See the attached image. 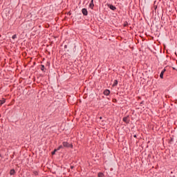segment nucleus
Returning <instances> with one entry per match:
<instances>
[{"mask_svg": "<svg viewBox=\"0 0 177 177\" xmlns=\"http://www.w3.org/2000/svg\"><path fill=\"white\" fill-rule=\"evenodd\" d=\"M5 102H6V100L3 98L2 100H0V106H2V104H3Z\"/></svg>", "mask_w": 177, "mask_h": 177, "instance_id": "obj_7", "label": "nucleus"}, {"mask_svg": "<svg viewBox=\"0 0 177 177\" xmlns=\"http://www.w3.org/2000/svg\"><path fill=\"white\" fill-rule=\"evenodd\" d=\"M109 8L111 10H115V9H117V8H115V6H113V5H109Z\"/></svg>", "mask_w": 177, "mask_h": 177, "instance_id": "obj_6", "label": "nucleus"}, {"mask_svg": "<svg viewBox=\"0 0 177 177\" xmlns=\"http://www.w3.org/2000/svg\"><path fill=\"white\" fill-rule=\"evenodd\" d=\"M118 85V80H114V83L113 84V86H117Z\"/></svg>", "mask_w": 177, "mask_h": 177, "instance_id": "obj_9", "label": "nucleus"}, {"mask_svg": "<svg viewBox=\"0 0 177 177\" xmlns=\"http://www.w3.org/2000/svg\"><path fill=\"white\" fill-rule=\"evenodd\" d=\"M10 175H15V169L10 170Z\"/></svg>", "mask_w": 177, "mask_h": 177, "instance_id": "obj_10", "label": "nucleus"}, {"mask_svg": "<svg viewBox=\"0 0 177 177\" xmlns=\"http://www.w3.org/2000/svg\"><path fill=\"white\" fill-rule=\"evenodd\" d=\"M60 149H63V145H60L57 150H60Z\"/></svg>", "mask_w": 177, "mask_h": 177, "instance_id": "obj_13", "label": "nucleus"}, {"mask_svg": "<svg viewBox=\"0 0 177 177\" xmlns=\"http://www.w3.org/2000/svg\"><path fill=\"white\" fill-rule=\"evenodd\" d=\"M104 95H105L106 96H109L110 95V91L109 90H105L104 91Z\"/></svg>", "mask_w": 177, "mask_h": 177, "instance_id": "obj_4", "label": "nucleus"}, {"mask_svg": "<svg viewBox=\"0 0 177 177\" xmlns=\"http://www.w3.org/2000/svg\"><path fill=\"white\" fill-rule=\"evenodd\" d=\"M93 6H95V5L93 4V0H91L89 4V8H91V9H93Z\"/></svg>", "mask_w": 177, "mask_h": 177, "instance_id": "obj_5", "label": "nucleus"}, {"mask_svg": "<svg viewBox=\"0 0 177 177\" xmlns=\"http://www.w3.org/2000/svg\"><path fill=\"white\" fill-rule=\"evenodd\" d=\"M64 147H73V145L68 144L67 142H62Z\"/></svg>", "mask_w": 177, "mask_h": 177, "instance_id": "obj_1", "label": "nucleus"}, {"mask_svg": "<svg viewBox=\"0 0 177 177\" xmlns=\"http://www.w3.org/2000/svg\"><path fill=\"white\" fill-rule=\"evenodd\" d=\"M16 38H17V36L16 35H14L12 36V39H16Z\"/></svg>", "mask_w": 177, "mask_h": 177, "instance_id": "obj_14", "label": "nucleus"}, {"mask_svg": "<svg viewBox=\"0 0 177 177\" xmlns=\"http://www.w3.org/2000/svg\"><path fill=\"white\" fill-rule=\"evenodd\" d=\"M82 12L84 16H88V10H86V8H83L82 10Z\"/></svg>", "mask_w": 177, "mask_h": 177, "instance_id": "obj_2", "label": "nucleus"}, {"mask_svg": "<svg viewBox=\"0 0 177 177\" xmlns=\"http://www.w3.org/2000/svg\"><path fill=\"white\" fill-rule=\"evenodd\" d=\"M166 70L165 69H163L162 71V72L160 73V78H164V73H165Z\"/></svg>", "mask_w": 177, "mask_h": 177, "instance_id": "obj_3", "label": "nucleus"}, {"mask_svg": "<svg viewBox=\"0 0 177 177\" xmlns=\"http://www.w3.org/2000/svg\"><path fill=\"white\" fill-rule=\"evenodd\" d=\"M57 151V149H55L54 151L52 152V154H55Z\"/></svg>", "mask_w": 177, "mask_h": 177, "instance_id": "obj_15", "label": "nucleus"}, {"mask_svg": "<svg viewBox=\"0 0 177 177\" xmlns=\"http://www.w3.org/2000/svg\"><path fill=\"white\" fill-rule=\"evenodd\" d=\"M104 174L103 173H98V177H104Z\"/></svg>", "mask_w": 177, "mask_h": 177, "instance_id": "obj_11", "label": "nucleus"}, {"mask_svg": "<svg viewBox=\"0 0 177 177\" xmlns=\"http://www.w3.org/2000/svg\"><path fill=\"white\" fill-rule=\"evenodd\" d=\"M123 121L124 122H126L127 124H128V122H129V119L128 118H124Z\"/></svg>", "mask_w": 177, "mask_h": 177, "instance_id": "obj_8", "label": "nucleus"}, {"mask_svg": "<svg viewBox=\"0 0 177 177\" xmlns=\"http://www.w3.org/2000/svg\"><path fill=\"white\" fill-rule=\"evenodd\" d=\"M41 71H45V66L41 65Z\"/></svg>", "mask_w": 177, "mask_h": 177, "instance_id": "obj_12", "label": "nucleus"}]
</instances>
